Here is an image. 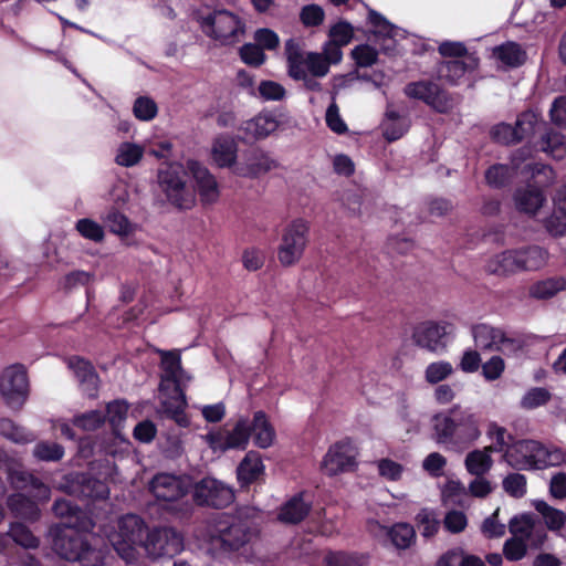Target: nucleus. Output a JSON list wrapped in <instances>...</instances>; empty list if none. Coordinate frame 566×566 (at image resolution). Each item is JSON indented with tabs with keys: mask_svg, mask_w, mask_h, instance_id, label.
I'll return each instance as SVG.
<instances>
[{
	"mask_svg": "<svg viewBox=\"0 0 566 566\" xmlns=\"http://www.w3.org/2000/svg\"><path fill=\"white\" fill-rule=\"evenodd\" d=\"M481 433L480 416L471 408L454 405L432 417V438L448 451L467 450Z\"/></svg>",
	"mask_w": 566,
	"mask_h": 566,
	"instance_id": "1",
	"label": "nucleus"
},
{
	"mask_svg": "<svg viewBox=\"0 0 566 566\" xmlns=\"http://www.w3.org/2000/svg\"><path fill=\"white\" fill-rule=\"evenodd\" d=\"M52 548L63 559L81 566H103L105 552L90 545L74 525L61 524L53 531Z\"/></svg>",
	"mask_w": 566,
	"mask_h": 566,
	"instance_id": "2",
	"label": "nucleus"
},
{
	"mask_svg": "<svg viewBox=\"0 0 566 566\" xmlns=\"http://www.w3.org/2000/svg\"><path fill=\"white\" fill-rule=\"evenodd\" d=\"M251 522L240 516L220 514L209 532V547L213 555L222 557L238 552L252 538Z\"/></svg>",
	"mask_w": 566,
	"mask_h": 566,
	"instance_id": "3",
	"label": "nucleus"
},
{
	"mask_svg": "<svg viewBox=\"0 0 566 566\" xmlns=\"http://www.w3.org/2000/svg\"><path fill=\"white\" fill-rule=\"evenodd\" d=\"M565 453L557 448L549 449L535 440H518L505 450V462L517 470L556 467L565 461Z\"/></svg>",
	"mask_w": 566,
	"mask_h": 566,
	"instance_id": "4",
	"label": "nucleus"
},
{
	"mask_svg": "<svg viewBox=\"0 0 566 566\" xmlns=\"http://www.w3.org/2000/svg\"><path fill=\"white\" fill-rule=\"evenodd\" d=\"M188 169L179 163L163 165L157 172V182L167 201L179 210L191 209L196 203V191L188 185Z\"/></svg>",
	"mask_w": 566,
	"mask_h": 566,
	"instance_id": "5",
	"label": "nucleus"
},
{
	"mask_svg": "<svg viewBox=\"0 0 566 566\" xmlns=\"http://www.w3.org/2000/svg\"><path fill=\"white\" fill-rule=\"evenodd\" d=\"M199 22L202 32L222 45L239 42L244 33L243 21L228 10H214L201 17Z\"/></svg>",
	"mask_w": 566,
	"mask_h": 566,
	"instance_id": "6",
	"label": "nucleus"
},
{
	"mask_svg": "<svg viewBox=\"0 0 566 566\" xmlns=\"http://www.w3.org/2000/svg\"><path fill=\"white\" fill-rule=\"evenodd\" d=\"M159 354L165 379L174 382L176 394L174 406L169 407L168 402H164V410L180 427H187L189 421L184 412L187 401L185 391L181 389V376L185 375V370L181 367L180 354L169 350H159Z\"/></svg>",
	"mask_w": 566,
	"mask_h": 566,
	"instance_id": "7",
	"label": "nucleus"
},
{
	"mask_svg": "<svg viewBox=\"0 0 566 566\" xmlns=\"http://www.w3.org/2000/svg\"><path fill=\"white\" fill-rule=\"evenodd\" d=\"M0 395L9 408H22L29 397V379L23 365H10L0 373Z\"/></svg>",
	"mask_w": 566,
	"mask_h": 566,
	"instance_id": "8",
	"label": "nucleus"
},
{
	"mask_svg": "<svg viewBox=\"0 0 566 566\" xmlns=\"http://www.w3.org/2000/svg\"><path fill=\"white\" fill-rule=\"evenodd\" d=\"M143 548L150 558H172L184 549V536L170 526L154 527L147 532Z\"/></svg>",
	"mask_w": 566,
	"mask_h": 566,
	"instance_id": "9",
	"label": "nucleus"
},
{
	"mask_svg": "<svg viewBox=\"0 0 566 566\" xmlns=\"http://www.w3.org/2000/svg\"><path fill=\"white\" fill-rule=\"evenodd\" d=\"M308 223L303 219L293 220L282 233L277 258L282 265L290 266L302 258L308 237Z\"/></svg>",
	"mask_w": 566,
	"mask_h": 566,
	"instance_id": "10",
	"label": "nucleus"
},
{
	"mask_svg": "<svg viewBox=\"0 0 566 566\" xmlns=\"http://www.w3.org/2000/svg\"><path fill=\"white\" fill-rule=\"evenodd\" d=\"M475 346L484 350H499L503 354H514L522 349L520 338L509 336L504 331L488 324H478L472 327Z\"/></svg>",
	"mask_w": 566,
	"mask_h": 566,
	"instance_id": "11",
	"label": "nucleus"
},
{
	"mask_svg": "<svg viewBox=\"0 0 566 566\" xmlns=\"http://www.w3.org/2000/svg\"><path fill=\"white\" fill-rule=\"evenodd\" d=\"M250 437V420L248 418H240L231 430L210 431L203 439L213 451L224 452L231 449L244 450Z\"/></svg>",
	"mask_w": 566,
	"mask_h": 566,
	"instance_id": "12",
	"label": "nucleus"
},
{
	"mask_svg": "<svg viewBox=\"0 0 566 566\" xmlns=\"http://www.w3.org/2000/svg\"><path fill=\"white\" fill-rule=\"evenodd\" d=\"M191 481L187 475L157 473L149 482V491L158 502L174 503L187 495Z\"/></svg>",
	"mask_w": 566,
	"mask_h": 566,
	"instance_id": "13",
	"label": "nucleus"
},
{
	"mask_svg": "<svg viewBox=\"0 0 566 566\" xmlns=\"http://www.w3.org/2000/svg\"><path fill=\"white\" fill-rule=\"evenodd\" d=\"M403 92L409 98L421 101L438 113H447L452 107L448 92L432 81L408 83Z\"/></svg>",
	"mask_w": 566,
	"mask_h": 566,
	"instance_id": "14",
	"label": "nucleus"
},
{
	"mask_svg": "<svg viewBox=\"0 0 566 566\" xmlns=\"http://www.w3.org/2000/svg\"><path fill=\"white\" fill-rule=\"evenodd\" d=\"M357 451L350 440L332 444L321 462V470L328 476L352 471L356 467Z\"/></svg>",
	"mask_w": 566,
	"mask_h": 566,
	"instance_id": "15",
	"label": "nucleus"
},
{
	"mask_svg": "<svg viewBox=\"0 0 566 566\" xmlns=\"http://www.w3.org/2000/svg\"><path fill=\"white\" fill-rule=\"evenodd\" d=\"M149 530L142 517L135 514H127L118 521V537L122 542L114 544L116 551L125 553V558L130 559L134 556V547H143L146 534Z\"/></svg>",
	"mask_w": 566,
	"mask_h": 566,
	"instance_id": "16",
	"label": "nucleus"
},
{
	"mask_svg": "<svg viewBox=\"0 0 566 566\" xmlns=\"http://www.w3.org/2000/svg\"><path fill=\"white\" fill-rule=\"evenodd\" d=\"M193 500L198 505L226 507L234 500L233 490L223 482L207 476L193 486Z\"/></svg>",
	"mask_w": 566,
	"mask_h": 566,
	"instance_id": "17",
	"label": "nucleus"
},
{
	"mask_svg": "<svg viewBox=\"0 0 566 566\" xmlns=\"http://www.w3.org/2000/svg\"><path fill=\"white\" fill-rule=\"evenodd\" d=\"M62 489L70 495L91 499L104 500L108 497L109 489L107 484L87 473H71L65 478V484Z\"/></svg>",
	"mask_w": 566,
	"mask_h": 566,
	"instance_id": "18",
	"label": "nucleus"
},
{
	"mask_svg": "<svg viewBox=\"0 0 566 566\" xmlns=\"http://www.w3.org/2000/svg\"><path fill=\"white\" fill-rule=\"evenodd\" d=\"M537 125V114L533 111H527L517 117L515 126L501 123L492 128L491 134L494 140L509 145L517 143L523 138L532 135L535 132Z\"/></svg>",
	"mask_w": 566,
	"mask_h": 566,
	"instance_id": "19",
	"label": "nucleus"
},
{
	"mask_svg": "<svg viewBox=\"0 0 566 566\" xmlns=\"http://www.w3.org/2000/svg\"><path fill=\"white\" fill-rule=\"evenodd\" d=\"M187 169L191 175L196 189L203 205H212L220 197L219 185L209 169L197 160H188Z\"/></svg>",
	"mask_w": 566,
	"mask_h": 566,
	"instance_id": "20",
	"label": "nucleus"
},
{
	"mask_svg": "<svg viewBox=\"0 0 566 566\" xmlns=\"http://www.w3.org/2000/svg\"><path fill=\"white\" fill-rule=\"evenodd\" d=\"M277 166V161L268 151L254 148L244 154L243 161L234 167L233 174L245 178H256Z\"/></svg>",
	"mask_w": 566,
	"mask_h": 566,
	"instance_id": "21",
	"label": "nucleus"
},
{
	"mask_svg": "<svg viewBox=\"0 0 566 566\" xmlns=\"http://www.w3.org/2000/svg\"><path fill=\"white\" fill-rule=\"evenodd\" d=\"M292 53H295L301 61V67L306 70L308 74L313 76L323 77L329 71V64L326 59L321 53L308 52L304 53L298 41L295 39H289L285 42V55L287 62V69H291V57Z\"/></svg>",
	"mask_w": 566,
	"mask_h": 566,
	"instance_id": "22",
	"label": "nucleus"
},
{
	"mask_svg": "<svg viewBox=\"0 0 566 566\" xmlns=\"http://www.w3.org/2000/svg\"><path fill=\"white\" fill-rule=\"evenodd\" d=\"M8 479L13 489L28 491L38 501H48L51 496L50 488L29 471L11 469Z\"/></svg>",
	"mask_w": 566,
	"mask_h": 566,
	"instance_id": "23",
	"label": "nucleus"
},
{
	"mask_svg": "<svg viewBox=\"0 0 566 566\" xmlns=\"http://www.w3.org/2000/svg\"><path fill=\"white\" fill-rule=\"evenodd\" d=\"M447 334V324L422 322L412 332L415 344L430 352H436L443 346L442 338Z\"/></svg>",
	"mask_w": 566,
	"mask_h": 566,
	"instance_id": "24",
	"label": "nucleus"
},
{
	"mask_svg": "<svg viewBox=\"0 0 566 566\" xmlns=\"http://www.w3.org/2000/svg\"><path fill=\"white\" fill-rule=\"evenodd\" d=\"M279 127V120L271 113H260L253 118L242 123L240 129L250 139H263L274 133Z\"/></svg>",
	"mask_w": 566,
	"mask_h": 566,
	"instance_id": "25",
	"label": "nucleus"
},
{
	"mask_svg": "<svg viewBox=\"0 0 566 566\" xmlns=\"http://www.w3.org/2000/svg\"><path fill=\"white\" fill-rule=\"evenodd\" d=\"M211 156L220 168L235 167L238 157V145L230 136H218L211 147Z\"/></svg>",
	"mask_w": 566,
	"mask_h": 566,
	"instance_id": "26",
	"label": "nucleus"
},
{
	"mask_svg": "<svg viewBox=\"0 0 566 566\" xmlns=\"http://www.w3.org/2000/svg\"><path fill=\"white\" fill-rule=\"evenodd\" d=\"M520 258L518 249L505 250L488 261L486 271L496 275H509L522 272Z\"/></svg>",
	"mask_w": 566,
	"mask_h": 566,
	"instance_id": "27",
	"label": "nucleus"
},
{
	"mask_svg": "<svg viewBox=\"0 0 566 566\" xmlns=\"http://www.w3.org/2000/svg\"><path fill=\"white\" fill-rule=\"evenodd\" d=\"M478 66V59L473 56L463 60H450L439 63L437 67L438 76L446 80L450 84H458L467 72L475 70Z\"/></svg>",
	"mask_w": 566,
	"mask_h": 566,
	"instance_id": "28",
	"label": "nucleus"
},
{
	"mask_svg": "<svg viewBox=\"0 0 566 566\" xmlns=\"http://www.w3.org/2000/svg\"><path fill=\"white\" fill-rule=\"evenodd\" d=\"M69 367L74 371L80 381L83 391L90 397H94L97 391L98 376L92 364L77 356L71 357L67 361Z\"/></svg>",
	"mask_w": 566,
	"mask_h": 566,
	"instance_id": "29",
	"label": "nucleus"
},
{
	"mask_svg": "<svg viewBox=\"0 0 566 566\" xmlns=\"http://www.w3.org/2000/svg\"><path fill=\"white\" fill-rule=\"evenodd\" d=\"M311 511V503L304 501L303 493L293 495L280 509L277 520L284 524H298Z\"/></svg>",
	"mask_w": 566,
	"mask_h": 566,
	"instance_id": "30",
	"label": "nucleus"
},
{
	"mask_svg": "<svg viewBox=\"0 0 566 566\" xmlns=\"http://www.w3.org/2000/svg\"><path fill=\"white\" fill-rule=\"evenodd\" d=\"M554 203V211L546 219L545 227L552 235H564L566 234V185L557 190Z\"/></svg>",
	"mask_w": 566,
	"mask_h": 566,
	"instance_id": "31",
	"label": "nucleus"
},
{
	"mask_svg": "<svg viewBox=\"0 0 566 566\" xmlns=\"http://www.w3.org/2000/svg\"><path fill=\"white\" fill-rule=\"evenodd\" d=\"M524 154H528V150L521 149L512 157L513 168L503 164H495L485 171V180L488 185L493 188L504 187L512 178L514 170L518 168V160H523Z\"/></svg>",
	"mask_w": 566,
	"mask_h": 566,
	"instance_id": "32",
	"label": "nucleus"
},
{
	"mask_svg": "<svg viewBox=\"0 0 566 566\" xmlns=\"http://www.w3.org/2000/svg\"><path fill=\"white\" fill-rule=\"evenodd\" d=\"M251 436L254 444L261 449L272 446L275 439V430L263 411H256L250 420Z\"/></svg>",
	"mask_w": 566,
	"mask_h": 566,
	"instance_id": "33",
	"label": "nucleus"
},
{
	"mask_svg": "<svg viewBox=\"0 0 566 566\" xmlns=\"http://www.w3.org/2000/svg\"><path fill=\"white\" fill-rule=\"evenodd\" d=\"M38 502L34 497L31 500L23 493H14L9 495L7 505L15 516L34 522L41 514Z\"/></svg>",
	"mask_w": 566,
	"mask_h": 566,
	"instance_id": "34",
	"label": "nucleus"
},
{
	"mask_svg": "<svg viewBox=\"0 0 566 566\" xmlns=\"http://www.w3.org/2000/svg\"><path fill=\"white\" fill-rule=\"evenodd\" d=\"M545 200L543 191L533 186L517 189L514 195L516 208L528 214H535Z\"/></svg>",
	"mask_w": 566,
	"mask_h": 566,
	"instance_id": "35",
	"label": "nucleus"
},
{
	"mask_svg": "<svg viewBox=\"0 0 566 566\" xmlns=\"http://www.w3.org/2000/svg\"><path fill=\"white\" fill-rule=\"evenodd\" d=\"M492 55L509 67L521 66L526 60V52L522 46L511 41L493 48Z\"/></svg>",
	"mask_w": 566,
	"mask_h": 566,
	"instance_id": "36",
	"label": "nucleus"
},
{
	"mask_svg": "<svg viewBox=\"0 0 566 566\" xmlns=\"http://www.w3.org/2000/svg\"><path fill=\"white\" fill-rule=\"evenodd\" d=\"M492 448L476 449L469 452L464 460L467 471L475 476H483L493 464L491 458Z\"/></svg>",
	"mask_w": 566,
	"mask_h": 566,
	"instance_id": "37",
	"label": "nucleus"
},
{
	"mask_svg": "<svg viewBox=\"0 0 566 566\" xmlns=\"http://www.w3.org/2000/svg\"><path fill=\"white\" fill-rule=\"evenodd\" d=\"M264 465L255 452H248L237 469L241 485L254 482L263 472Z\"/></svg>",
	"mask_w": 566,
	"mask_h": 566,
	"instance_id": "38",
	"label": "nucleus"
},
{
	"mask_svg": "<svg viewBox=\"0 0 566 566\" xmlns=\"http://www.w3.org/2000/svg\"><path fill=\"white\" fill-rule=\"evenodd\" d=\"M382 135L388 142L401 138L409 128L408 119L400 116L396 111H387L382 122Z\"/></svg>",
	"mask_w": 566,
	"mask_h": 566,
	"instance_id": "39",
	"label": "nucleus"
},
{
	"mask_svg": "<svg viewBox=\"0 0 566 566\" xmlns=\"http://www.w3.org/2000/svg\"><path fill=\"white\" fill-rule=\"evenodd\" d=\"M518 250L522 271H536L543 268L547 262V251L538 245L518 248Z\"/></svg>",
	"mask_w": 566,
	"mask_h": 566,
	"instance_id": "40",
	"label": "nucleus"
},
{
	"mask_svg": "<svg viewBox=\"0 0 566 566\" xmlns=\"http://www.w3.org/2000/svg\"><path fill=\"white\" fill-rule=\"evenodd\" d=\"M101 219L114 234L119 237H127L134 232V224L124 213L118 211L116 208H111L108 211L101 216Z\"/></svg>",
	"mask_w": 566,
	"mask_h": 566,
	"instance_id": "41",
	"label": "nucleus"
},
{
	"mask_svg": "<svg viewBox=\"0 0 566 566\" xmlns=\"http://www.w3.org/2000/svg\"><path fill=\"white\" fill-rule=\"evenodd\" d=\"M533 506L541 514L549 530L558 531L564 527L566 514L563 511L551 506L544 500H534Z\"/></svg>",
	"mask_w": 566,
	"mask_h": 566,
	"instance_id": "42",
	"label": "nucleus"
},
{
	"mask_svg": "<svg viewBox=\"0 0 566 566\" xmlns=\"http://www.w3.org/2000/svg\"><path fill=\"white\" fill-rule=\"evenodd\" d=\"M539 150L556 160L565 158L566 143L564 140V136L553 130L547 132L541 138Z\"/></svg>",
	"mask_w": 566,
	"mask_h": 566,
	"instance_id": "43",
	"label": "nucleus"
},
{
	"mask_svg": "<svg viewBox=\"0 0 566 566\" xmlns=\"http://www.w3.org/2000/svg\"><path fill=\"white\" fill-rule=\"evenodd\" d=\"M565 289V277H549L533 284L530 289V295L534 298L546 300Z\"/></svg>",
	"mask_w": 566,
	"mask_h": 566,
	"instance_id": "44",
	"label": "nucleus"
},
{
	"mask_svg": "<svg viewBox=\"0 0 566 566\" xmlns=\"http://www.w3.org/2000/svg\"><path fill=\"white\" fill-rule=\"evenodd\" d=\"M388 537L398 549L410 547L416 538L413 527L408 523H397L388 530Z\"/></svg>",
	"mask_w": 566,
	"mask_h": 566,
	"instance_id": "45",
	"label": "nucleus"
},
{
	"mask_svg": "<svg viewBox=\"0 0 566 566\" xmlns=\"http://www.w3.org/2000/svg\"><path fill=\"white\" fill-rule=\"evenodd\" d=\"M144 155V148L137 144L124 142L119 144L115 163L122 167H133L137 165Z\"/></svg>",
	"mask_w": 566,
	"mask_h": 566,
	"instance_id": "46",
	"label": "nucleus"
},
{
	"mask_svg": "<svg viewBox=\"0 0 566 566\" xmlns=\"http://www.w3.org/2000/svg\"><path fill=\"white\" fill-rule=\"evenodd\" d=\"M128 413V405L124 400H114L106 406L105 420L109 422L113 432L120 434V428Z\"/></svg>",
	"mask_w": 566,
	"mask_h": 566,
	"instance_id": "47",
	"label": "nucleus"
},
{
	"mask_svg": "<svg viewBox=\"0 0 566 566\" xmlns=\"http://www.w3.org/2000/svg\"><path fill=\"white\" fill-rule=\"evenodd\" d=\"M416 521L418 524L419 532L421 536L424 538L433 537L440 528V521L438 518V515L431 509L420 510V512L416 516Z\"/></svg>",
	"mask_w": 566,
	"mask_h": 566,
	"instance_id": "48",
	"label": "nucleus"
},
{
	"mask_svg": "<svg viewBox=\"0 0 566 566\" xmlns=\"http://www.w3.org/2000/svg\"><path fill=\"white\" fill-rule=\"evenodd\" d=\"M368 20L370 24L375 28V33L388 39H396L398 36H403V30L390 23L384 15L378 13L375 10H369Z\"/></svg>",
	"mask_w": 566,
	"mask_h": 566,
	"instance_id": "49",
	"label": "nucleus"
},
{
	"mask_svg": "<svg viewBox=\"0 0 566 566\" xmlns=\"http://www.w3.org/2000/svg\"><path fill=\"white\" fill-rule=\"evenodd\" d=\"M291 57V69H287L289 75L295 80V81H302L304 83V86L308 91L318 92L321 91V84L316 80L317 76H313L312 74H308L306 70H303L301 67V61L298 60V56L295 53H292Z\"/></svg>",
	"mask_w": 566,
	"mask_h": 566,
	"instance_id": "50",
	"label": "nucleus"
},
{
	"mask_svg": "<svg viewBox=\"0 0 566 566\" xmlns=\"http://www.w3.org/2000/svg\"><path fill=\"white\" fill-rule=\"evenodd\" d=\"M75 229L84 239L95 243L103 242L105 238L104 227L90 218L77 220L75 223Z\"/></svg>",
	"mask_w": 566,
	"mask_h": 566,
	"instance_id": "51",
	"label": "nucleus"
},
{
	"mask_svg": "<svg viewBox=\"0 0 566 566\" xmlns=\"http://www.w3.org/2000/svg\"><path fill=\"white\" fill-rule=\"evenodd\" d=\"M9 538L24 548H36L40 539L22 523H12L8 531Z\"/></svg>",
	"mask_w": 566,
	"mask_h": 566,
	"instance_id": "52",
	"label": "nucleus"
},
{
	"mask_svg": "<svg viewBox=\"0 0 566 566\" xmlns=\"http://www.w3.org/2000/svg\"><path fill=\"white\" fill-rule=\"evenodd\" d=\"M0 433L15 442V443H28L33 441L34 437L31 432L27 431L24 428L17 426L10 419H1L0 420Z\"/></svg>",
	"mask_w": 566,
	"mask_h": 566,
	"instance_id": "53",
	"label": "nucleus"
},
{
	"mask_svg": "<svg viewBox=\"0 0 566 566\" xmlns=\"http://www.w3.org/2000/svg\"><path fill=\"white\" fill-rule=\"evenodd\" d=\"M453 373L451 363L439 360L429 364L424 370V379L431 385L439 384L449 378Z\"/></svg>",
	"mask_w": 566,
	"mask_h": 566,
	"instance_id": "54",
	"label": "nucleus"
},
{
	"mask_svg": "<svg viewBox=\"0 0 566 566\" xmlns=\"http://www.w3.org/2000/svg\"><path fill=\"white\" fill-rule=\"evenodd\" d=\"M33 455L41 461H59L64 455V448L51 441H41L34 446Z\"/></svg>",
	"mask_w": 566,
	"mask_h": 566,
	"instance_id": "55",
	"label": "nucleus"
},
{
	"mask_svg": "<svg viewBox=\"0 0 566 566\" xmlns=\"http://www.w3.org/2000/svg\"><path fill=\"white\" fill-rule=\"evenodd\" d=\"M326 566H366L367 558L364 555L332 552L325 556Z\"/></svg>",
	"mask_w": 566,
	"mask_h": 566,
	"instance_id": "56",
	"label": "nucleus"
},
{
	"mask_svg": "<svg viewBox=\"0 0 566 566\" xmlns=\"http://www.w3.org/2000/svg\"><path fill=\"white\" fill-rule=\"evenodd\" d=\"M551 397L552 395L546 388L534 387L524 394L521 399V407L532 410L547 403Z\"/></svg>",
	"mask_w": 566,
	"mask_h": 566,
	"instance_id": "57",
	"label": "nucleus"
},
{
	"mask_svg": "<svg viewBox=\"0 0 566 566\" xmlns=\"http://www.w3.org/2000/svg\"><path fill=\"white\" fill-rule=\"evenodd\" d=\"M504 491L512 497L521 499L526 494V478L521 473H510L502 482Z\"/></svg>",
	"mask_w": 566,
	"mask_h": 566,
	"instance_id": "58",
	"label": "nucleus"
},
{
	"mask_svg": "<svg viewBox=\"0 0 566 566\" xmlns=\"http://www.w3.org/2000/svg\"><path fill=\"white\" fill-rule=\"evenodd\" d=\"M256 91L260 98L265 102H279L284 99L286 95L285 88L280 83L270 80L262 81Z\"/></svg>",
	"mask_w": 566,
	"mask_h": 566,
	"instance_id": "59",
	"label": "nucleus"
},
{
	"mask_svg": "<svg viewBox=\"0 0 566 566\" xmlns=\"http://www.w3.org/2000/svg\"><path fill=\"white\" fill-rule=\"evenodd\" d=\"M105 422V415L99 410H92L74 417L73 423L85 430L93 431Z\"/></svg>",
	"mask_w": 566,
	"mask_h": 566,
	"instance_id": "60",
	"label": "nucleus"
},
{
	"mask_svg": "<svg viewBox=\"0 0 566 566\" xmlns=\"http://www.w3.org/2000/svg\"><path fill=\"white\" fill-rule=\"evenodd\" d=\"M157 112V104L154 99L147 96L136 98L133 106L134 115L140 120H151L156 117Z\"/></svg>",
	"mask_w": 566,
	"mask_h": 566,
	"instance_id": "61",
	"label": "nucleus"
},
{
	"mask_svg": "<svg viewBox=\"0 0 566 566\" xmlns=\"http://www.w3.org/2000/svg\"><path fill=\"white\" fill-rule=\"evenodd\" d=\"M240 57L241 60L250 65L258 67L262 65L265 61V54L256 43H245L240 48Z\"/></svg>",
	"mask_w": 566,
	"mask_h": 566,
	"instance_id": "62",
	"label": "nucleus"
},
{
	"mask_svg": "<svg viewBox=\"0 0 566 566\" xmlns=\"http://www.w3.org/2000/svg\"><path fill=\"white\" fill-rule=\"evenodd\" d=\"M509 527L514 537L528 542L534 531V523L528 516H515L510 521Z\"/></svg>",
	"mask_w": 566,
	"mask_h": 566,
	"instance_id": "63",
	"label": "nucleus"
},
{
	"mask_svg": "<svg viewBox=\"0 0 566 566\" xmlns=\"http://www.w3.org/2000/svg\"><path fill=\"white\" fill-rule=\"evenodd\" d=\"M352 56L358 66L368 67L376 63L378 52L368 44H360L352 51Z\"/></svg>",
	"mask_w": 566,
	"mask_h": 566,
	"instance_id": "64",
	"label": "nucleus"
}]
</instances>
